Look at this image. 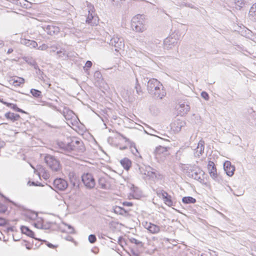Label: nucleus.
Returning a JSON list of instances; mask_svg holds the SVG:
<instances>
[{
    "label": "nucleus",
    "instance_id": "f257e3e1",
    "mask_svg": "<svg viewBox=\"0 0 256 256\" xmlns=\"http://www.w3.org/2000/svg\"><path fill=\"white\" fill-rule=\"evenodd\" d=\"M142 82L145 85L146 84L148 92L154 98L162 99L166 96V92L163 89L162 84L156 79L144 77Z\"/></svg>",
    "mask_w": 256,
    "mask_h": 256
},
{
    "label": "nucleus",
    "instance_id": "f03ea898",
    "mask_svg": "<svg viewBox=\"0 0 256 256\" xmlns=\"http://www.w3.org/2000/svg\"><path fill=\"white\" fill-rule=\"evenodd\" d=\"M61 152H70L72 151L82 153L85 150V147L81 140L76 138H68V142H58L56 144Z\"/></svg>",
    "mask_w": 256,
    "mask_h": 256
},
{
    "label": "nucleus",
    "instance_id": "7ed1b4c3",
    "mask_svg": "<svg viewBox=\"0 0 256 256\" xmlns=\"http://www.w3.org/2000/svg\"><path fill=\"white\" fill-rule=\"evenodd\" d=\"M187 176L198 180L202 184H206L204 172L200 168L196 166H190L185 169Z\"/></svg>",
    "mask_w": 256,
    "mask_h": 256
},
{
    "label": "nucleus",
    "instance_id": "20e7f679",
    "mask_svg": "<svg viewBox=\"0 0 256 256\" xmlns=\"http://www.w3.org/2000/svg\"><path fill=\"white\" fill-rule=\"evenodd\" d=\"M144 22V16L142 15L138 14L133 17L131 24L133 30L138 32H143L146 29Z\"/></svg>",
    "mask_w": 256,
    "mask_h": 256
},
{
    "label": "nucleus",
    "instance_id": "39448f33",
    "mask_svg": "<svg viewBox=\"0 0 256 256\" xmlns=\"http://www.w3.org/2000/svg\"><path fill=\"white\" fill-rule=\"evenodd\" d=\"M128 240L130 242L134 244L131 248L132 254L134 256H139V252L143 250L144 244L134 238Z\"/></svg>",
    "mask_w": 256,
    "mask_h": 256
},
{
    "label": "nucleus",
    "instance_id": "423d86ee",
    "mask_svg": "<svg viewBox=\"0 0 256 256\" xmlns=\"http://www.w3.org/2000/svg\"><path fill=\"white\" fill-rule=\"evenodd\" d=\"M44 161L52 170L58 172L60 170V162L54 156L48 154L45 156Z\"/></svg>",
    "mask_w": 256,
    "mask_h": 256
},
{
    "label": "nucleus",
    "instance_id": "0eeeda50",
    "mask_svg": "<svg viewBox=\"0 0 256 256\" xmlns=\"http://www.w3.org/2000/svg\"><path fill=\"white\" fill-rule=\"evenodd\" d=\"M53 186H50L54 191L58 192L60 191H64L68 186V183L66 180L62 178H56L52 182Z\"/></svg>",
    "mask_w": 256,
    "mask_h": 256
},
{
    "label": "nucleus",
    "instance_id": "6e6552de",
    "mask_svg": "<svg viewBox=\"0 0 256 256\" xmlns=\"http://www.w3.org/2000/svg\"><path fill=\"white\" fill-rule=\"evenodd\" d=\"M82 180L87 188L92 189L95 186V179L90 173L84 174L82 176Z\"/></svg>",
    "mask_w": 256,
    "mask_h": 256
},
{
    "label": "nucleus",
    "instance_id": "1a4fd4ad",
    "mask_svg": "<svg viewBox=\"0 0 256 256\" xmlns=\"http://www.w3.org/2000/svg\"><path fill=\"white\" fill-rule=\"evenodd\" d=\"M208 172L211 178H213L215 181L221 183L222 180V178L218 174L216 167L213 162L210 160L208 162Z\"/></svg>",
    "mask_w": 256,
    "mask_h": 256
},
{
    "label": "nucleus",
    "instance_id": "9d476101",
    "mask_svg": "<svg viewBox=\"0 0 256 256\" xmlns=\"http://www.w3.org/2000/svg\"><path fill=\"white\" fill-rule=\"evenodd\" d=\"M109 44L115 48V50L116 52H118L119 50L122 49L124 46L123 38L118 36L112 38L110 40Z\"/></svg>",
    "mask_w": 256,
    "mask_h": 256
},
{
    "label": "nucleus",
    "instance_id": "9b49d317",
    "mask_svg": "<svg viewBox=\"0 0 256 256\" xmlns=\"http://www.w3.org/2000/svg\"><path fill=\"white\" fill-rule=\"evenodd\" d=\"M42 28L50 36L57 34L60 31V28L54 24L44 25L42 26Z\"/></svg>",
    "mask_w": 256,
    "mask_h": 256
},
{
    "label": "nucleus",
    "instance_id": "f8f14e48",
    "mask_svg": "<svg viewBox=\"0 0 256 256\" xmlns=\"http://www.w3.org/2000/svg\"><path fill=\"white\" fill-rule=\"evenodd\" d=\"M178 43V39L175 37L170 36L166 38L164 41V49L170 50L174 46Z\"/></svg>",
    "mask_w": 256,
    "mask_h": 256
},
{
    "label": "nucleus",
    "instance_id": "ddd939ff",
    "mask_svg": "<svg viewBox=\"0 0 256 256\" xmlns=\"http://www.w3.org/2000/svg\"><path fill=\"white\" fill-rule=\"evenodd\" d=\"M224 169L228 176H232L234 175L235 167L230 161L226 160L224 163Z\"/></svg>",
    "mask_w": 256,
    "mask_h": 256
},
{
    "label": "nucleus",
    "instance_id": "4468645a",
    "mask_svg": "<svg viewBox=\"0 0 256 256\" xmlns=\"http://www.w3.org/2000/svg\"><path fill=\"white\" fill-rule=\"evenodd\" d=\"M168 149H170V148L168 147L162 146H159L156 147L154 151V154L156 156V158H158V157L160 154H163L164 156L168 155Z\"/></svg>",
    "mask_w": 256,
    "mask_h": 256
},
{
    "label": "nucleus",
    "instance_id": "2eb2a0df",
    "mask_svg": "<svg viewBox=\"0 0 256 256\" xmlns=\"http://www.w3.org/2000/svg\"><path fill=\"white\" fill-rule=\"evenodd\" d=\"M144 226L152 234H157L160 230L159 226L151 222H146Z\"/></svg>",
    "mask_w": 256,
    "mask_h": 256
},
{
    "label": "nucleus",
    "instance_id": "dca6fc26",
    "mask_svg": "<svg viewBox=\"0 0 256 256\" xmlns=\"http://www.w3.org/2000/svg\"><path fill=\"white\" fill-rule=\"evenodd\" d=\"M190 106L187 102H184L180 104L178 110L180 114L182 116H184L187 114L190 110Z\"/></svg>",
    "mask_w": 256,
    "mask_h": 256
},
{
    "label": "nucleus",
    "instance_id": "f3484780",
    "mask_svg": "<svg viewBox=\"0 0 256 256\" xmlns=\"http://www.w3.org/2000/svg\"><path fill=\"white\" fill-rule=\"evenodd\" d=\"M20 230L22 234H25L30 238H35L36 240L38 239L34 238V232L30 230L28 227L22 226L20 227Z\"/></svg>",
    "mask_w": 256,
    "mask_h": 256
},
{
    "label": "nucleus",
    "instance_id": "a211bd4d",
    "mask_svg": "<svg viewBox=\"0 0 256 256\" xmlns=\"http://www.w3.org/2000/svg\"><path fill=\"white\" fill-rule=\"evenodd\" d=\"M4 116L7 120H10L12 122L18 120L20 118V116L18 114L11 112H10L6 113Z\"/></svg>",
    "mask_w": 256,
    "mask_h": 256
},
{
    "label": "nucleus",
    "instance_id": "6ab92c4d",
    "mask_svg": "<svg viewBox=\"0 0 256 256\" xmlns=\"http://www.w3.org/2000/svg\"><path fill=\"white\" fill-rule=\"evenodd\" d=\"M21 44L30 48H35L38 46V44L36 41L27 39L22 40Z\"/></svg>",
    "mask_w": 256,
    "mask_h": 256
},
{
    "label": "nucleus",
    "instance_id": "aec40b11",
    "mask_svg": "<svg viewBox=\"0 0 256 256\" xmlns=\"http://www.w3.org/2000/svg\"><path fill=\"white\" fill-rule=\"evenodd\" d=\"M98 17L95 16V14H88L86 19V22L92 26L96 25Z\"/></svg>",
    "mask_w": 256,
    "mask_h": 256
},
{
    "label": "nucleus",
    "instance_id": "412c9836",
    "mask_svg": "<svg viewBox=\"0 0 256 256\" xmlns=\"http://www.w3.org/2000/svg\"><path fill=\"white\" fill-rule=\"evenodd\" d=\"M120 163L124 168L126 170H129L132 166L131 160L127 158H125L121 160Z\"/></svg>",
    "mask_w": 256,
    "mask_h": 256
},
{
    "label": "nucleus",
    "instance_id": "4be33fe9",
    "mask_svg": "<svg viewBox=\"0 0 256 256\" xmlns=\"http://www.w3.org/2000/svg\"><path fill=\"white\" fill-rule=\"evenodd\" d=\"M23 60L29 65L34 66V69L38 68V65L35 60L31 56H24Z\"/></svg>",
    "mask_w": 256,
    "mask_h": 256
},
{
    "label": "nucleus",
    "instance_id": "5701e85b",
    "mask_svg": "<svg viewBox=\"0 0 256 256\" xmlns=\"http://www.w3.org/2000/svg\"><path fill=\"white\" fill-rule=\"evenodd\" d=\"M74 114L72 110L67 108H64L63 110V115L66 120H70L72 119Z\"/></svg>",
    "mask_w": 256,
    "mask_h": 256
},
{
    "label": "nucleus",
    "instance_id": "b1692460",
    "mask_svg": "<svg viewBox=\"0 0 256 256\" xmlns=\"http://www.w3.org/2000/svg\"><path fill=\"white\" fill-rule=\"evenodd\" d=\"M114 212L116 214H119L122 216H125L128 214V211L124 208L119 206H115L114 208Z\"/></svg>",
    "mask_w": 256,
    "mask_h": 256
},
{
    "label": "nucleus",
    "instance_id": "393cba45",
    "mask_svg": "<svg viewBox=\"0 0 256 256\" xmlns=\"http://www.w3.org/2000/svg\"><path fill=\"white\" fill-rule=\"evenodd\" d=\"M249 16L252 20L256 21V4H253L249 11Z\"/></svg>",
    "mask_w": 256,
    "mask_h": 256
},
{
    "label": "nucleus",
    "instance_id": "a878e982",
    "mask_svg": "<svg viewBox=\"0 0 256 256\" xmlns=\"http://www.w3.org/2000/svg\"><path fill=\"white\" fill-rule=\"evenodd\" d=\"M10 81L12 82L13 84L15 86H20L21 84L24 82V79L22 78L14 77L12 78Z\"/></svg>",
    "mask_w": 256,
    "mask_h": 256
},
{
    "label": "nucleus",
    "instance_id": "bb28decb",
    "mask_svg": "<svg viewBox=\"0 0 256 256\" xmlns=\"http://www.w3.org/2000/svg\"><path fill=\"white\" fill-rule=\"evenodd\" d=\"M182 202L185 204H194L196 200L192 196H184L182 198Z\"/></svg>",
    "mask_w": 256,
    "mask_h": 256
},
{
    "label": "nucleus",
    "instance_id": "cd10ccee",
    "mask_svg": "<svg viewBox=\"0 0 256 256\" xmlns=\"http://www.w3.org/2000/svg\"><path fill=\"white\" fill-rule=\"evenodd\" d=\"M26 216L32 220H35L38 218V214L36 212L33 211H28L26 214Z\"/></svg>",
    "mask_w": 256,
    "mask_h": 256
},
{
    "label": "nucleus",
    "instance_id": "c85d7f7f",
    "mask_svg": "<svg viewBox=\"0 0 256 256\" xmlns=\"http://www.w3.org/2000/svg\"><path fill=\"white\" fill-rule=\"evenodd\" d=\"M204 142L202 140H200L196 148V152L202 154L204 152Z\"/></svg>",
    "mask_w": 256,
    "mask_h": 256
},
{
    "label": "nucleus",
    "instance_id": "c756f323",
    "mask_svg": "<svg viewBox=\"0 0 256 256\" xmlns=\"http://www.w3.org/2000/svg\"><path fill=\"white\" fill-rule=\"evenodd\" d=\"M30 92L35 98H41L42 97L41 91L32 88L30 90Z\"/></svg>",
    "mask_w": 256,
    "mask_h": 256
},
{
    "label": "nucleus",
    "instance_id": "7c9ffc66",
    "mask_svg": "<svg viewBox=\"0 0 256 256\" xmlns=\"http://www.w3.org/2000/svg\"><path fill=\"white\" fill-rule=\"evenodd\" d=\"M39 170V174H42V177L44 179L47 180L50 178V174L49 172L46 170L44 168H42Z\"/></svg>",
    "mask_w": 256,
    "mask_h": 256
},
{
    "label": "nucleus",
    "instance_id": "2f4dec72",
    "mask_svg": "<svg viewBox=\"0 0 256 256\" xmlns=\"http://www.w3.org/2000/svg\"><path fill=\"white\" fill-rule=\"evenodd\" d=\"M164 202L168 206H173V202L172 200V196L168 194V196L165 198H162Z\"/></svg>",
    "mask_w": 256,
    "mask_h": 256
},
{
    "label": "nucleus",
    "instance_id": "473e14b6",
    "mask_svg": "<svg viewBox=\"0 0 256 256\" xmlns=\"http://www.w3.org/2000/svg\"><path fill=\"white\" fill-rule=\"evenodd\" d=\"M234 1L236 5V8L237 10H240V8L244 5V0H234Z\"/></svg>",
    "mask_w": 256,
    "mask_h": 256
},
{
    "label": "nucleus",
    "instance_id": "72a5a7b5",
    "mask_svg": "<svg viewBox=\"0 0 256 256\" xmlns=\"http://www.w3.org/2000/svg\"><path fill=\"white\" fill-rule=\"evenodd\" d=\"M136 86H135L134 88L136 90V92L138 95H142V91L141 89V86H140V84L138 83V78H136Z\"/></svg>",
    "mask_w": 256,
    "mask_h": 256
},
{
    "label": "nucleus",
    "instance_id": "f704fd0d",
    "mask_svg": "<svg viewBox=\"0 0 256 256\" xmlns=\"http://www.w3.org/2000/svg\"><path fill=\"white\" fill-rule=\"evenodd\" d=\"M36 219H38L37 222L34 224V226L38 228L42 229L43 220L39 218Z\"/></svg>",
    "mask_w": 256,
    "mask_h": 256
},
{
    "label": "nucleus",
    "instance_id": "c9c22d12",
    "mask_svg": "<svg viewBox=\"0 0 256 256\" xmlns=\"http://www.w3.org/2000/svg\"><path fill=\"white\" fill-rule=\"evenodd\" d=\"M98 184L100 186V188L102 189H107L108 186L106 184V180L104 178H100L98 180Z\"/></svg>",
    "mask_w": 256,
    "mask_h": 256
},
{
    "label": "nucleus",
    "instance_id": "e433bc0d",
    "mask_svg": "<svg viewBox=\"0 0 256 256\" xmlns=\"http://www.w3.org/2000/svg\"><path fill=\"white\" fill-rule=\"evenodd\" d=\"M86 4L88 8V14H95V9L94 5L88 2Z\"/></svg>",
    "mask_w": 256,
    "mask_h": 256
},
{
    "label": "nucleus",
    "instance_id": "4c0bfd02",
    "mask_svg": "<svg viewBox=\"0 0 256 256\" xmlns=\"http://www.w3.org/2000/svg\"><path fill=\"white\" fill-rule=\"evenodd\" d=\"M56 54L59 58H66L68 56L66 54V52L64 49H62L56 52Z\"/></svg>",
    "mask_w": 256,
    "mask_h": 256
},
{
    "label": "nucleus",
    "instance_id": "58836bf2",
    "mask_svg": "<svg viewBox=\"0 0 256 256\" xmlns=\"http://www.w3.org/2000/svg\"><path fill=\"white\" fill-rule=\"evenodd\" d=\"M156 194L160 198H165L168 196V192L162 190H157Z\"/></svg>",
    "mask_w": 256,
    "mask_h": 256
},
{
    "label": "nucleus",
    "instance_id": "ea45409f",
    "mask_svg": "<svg viewBox=\"0 0 256 256\" xmlns=\"http://www.w3.org/2000/svg\"><path fill=\"white\" fill-rule=\"evenodd\" d=\"M176 5L179 6H186V7L190 8H194V9L196 8V7L192 4H189V3H186L184 2H182L181 4H179L178 2Z\"/></svg>",
    "mask_w": 256,
    "mask_h": 256
},
{
    "label": "nucleus",
    "instance_id": "a19ab883",
    "mask_svg": "<svg viewBox=\"0 0 256 256\" xmlns=\"http://www.w3.org/2000/svg\"><path fill=\"white\" fill-rule=\"evenodd\" d=\"M144 174H147L149 177L152 178H158V174L156 172L154 171H148V174H146V172L144 173Z\"/></svg>",
    "mask_w": 256,
    "mask_h": 256
},
{
    "label": "nucleus",
    "instance_id": "79ce46f5",
    "mask_svg": "<svg viewBox=\"0 0 256 256\" xmlns=\"http://www.w3.org/2000/svg\"><path fill=\"white\" fill-rule=\"evenodd\" d=\"M28 185L30 186H43L44 185L38 182H32L30 180H29L28 182Z\"/></svg>",
    "mask_w": 256,
    "mask_h": 256
},
{
    "label": "nucleus",
    "instance_id": "37998d69",
    "mask_svg": "<svg viewBox=\"0 0 256 256\" xmlns=\"http://www.w3.org/2000/svg\"><path fill=\"white\" fill-rule=\"evenodd\" d=\"M52 223L51 222H46V223H44L43 222L42 229H44V230L50 229L52 226Z\"/></svg>",
    "mask_w": 256,
    "mask_h": 256
},
{
    "label": "nucleus",
    "instance_id": "c03bdc74",
    "mask_svg": "<svg viewBox=\"0 0 256 256\" xmlns=\"http://www.w3.org/2000/svg\"><path fill=\"white\" fill-rule=\"evenodd\" d=\"M38 240L39 241H42L43 242H44L46 245L50 248H55L56 247V246L54 245L53 244L49 242H48L46 240H42L40 238H38Z\"/></svg>",
    "mask_w": 256,
    "mask_h": 256
},
{
    "label": "nucleus",
    "instance_id": "a18cd8bd",
    "mask_svg": "<svg viewBox=\"0 0 256 256\" xmlns=\"http://www.w3.org/2000/svg\"><path fill=\"white\" fill-rule=\"evenodd\" d=\"M88 241L91 244H94L96 240V238L94 234H91L88 236Z\"/></svg>",
    "mask_w": 256,
    "mask_h": 256
},
{
    "label": "nucleus",
    "instance_id": "49530a36",
    "mask_svg": "<svg viewBox=\"0 0 256 256\" xmlns=\"http://www.w3.org/2000/svg\"><path fill=\"white\" fill-rule=\"evenodd\" d=\"M92 63L90 60L86 61L84 68L86 71L88 70L92 66Z\"/></svg>",
    "mask_w": 256,
    "mask_h": 256
},
{
    "label": "nucleus",
    "instance_id": "de8ad7c7",
    "mask_svg": "<svg viewBox=\"0 0 256 256\" xmlns=\"http://www.w3.org/2000/svg\"><path fill=\"white\" fill-rule=\"evenodd\" d=\"M201 96L206 100H208L210 98L208 94L205 91H203L201 92Z\"/></svg>",
    "mask_w": 256,
    "mask_h": 256
},
{
    "label": "nucleus",
    "instance_id": "09e8293b",
    "mask_svg": "<svg viewBox=\"0 0 256 256\" xmlns=\"http://www.w3.org/2000/svg\"><path fill=\"white\" fill-rule=\"evenodd\" d=\"M7 210V207L0 202V213H4Z\"/></svg>",
    "mask_w": 256,
    "mask_h": 256
},
{
    "label": "nucleus",
    "instance_id": "8fccbe9b",
    "mask_svg": "<svg viewBox=\"0 0 256 256\" xmlns=\"http://www.w3.org/2000/svg\"><path fill=\"white\" fill-rule=\"evenodd\" d=\"M8 221L3 218L0 217V226H4L8 224Z\"/></svg>",
    "mask_w": 256,
    "mask_h": 256
},
{
    "label": "nucleus",
    "instance_id": "3c124183",
    "mask_svg": "<svg viewBox=\"0 0 256 256\" xmlns=\"http://www.w3.org/2000/svg\"><path fill=\"white\" fill-rule=\"evenodd\" d=\"M36 72V74L38 75V76H40V78H43L42 77V75L44 74V72L42 71V70L39 68V66H38V68H36V69H35Z\"/></svg>",
    "mask_w": 256,
    "mask_h": 256
},
{
    "label": "nucleus",
    "instance_id": "603ef678",
    "mask_svg": "<svg viewBox=\"0 0 256 256\" xmlns=\"http://www.w3.org/2000/svg\"><path fill=\"white\" fill-rule=\"evenodd\" d=\"M64 224L68 226V230H69V233L74 234V229L72 226L67 224Z\"/></svg>",
    "mask_w": 256,
    "mask_h": 256
},
{
    "label": "nucleus",
    "instance_id": "864d4df0",
    "mask_svg": "<svg viewBox=\"0 0 256 256\" xmlns=\"http://www.w3.org/2000/svg\"><path fill=\"white\" fill-rule=\"evenodd\" d=\"M48 48V45L44 44H42L41 46H40L38 48V49L40 50H46Z\"/></svg>",
    "mask_w": 256,
    "mask_h": 256
},
{
    "label": "nucleus",
    "instance_id": "5fc2aeb1",
    "mask_svg": "<svg viewBox=\"0 0 256 256\" xmlns=\"http://www.w3.org/2000/svg\"><path fill=\"white\" fill-rule=\"evenodd\" d=\"M122 205L125 206H133V203L130 202H122Z\"/></svg>",
    "mask_w": 256,
    "mask_h": 256
},
{
    "label": "nucleus",
    "instance_id": "6e6d98bb",
    "mask_svg": "<svg viewBox=\"0 0 256 256\" xmlns=\"http://www.w3.org/2000/svg\"><path fill=\"white\" fill-rule=\"evenodd\" d=\"M116 132L120 136H121L124 140L126 142H130V140L128 138H126L124 134L118 132Z\"/></svg>",
    "mask_w": 256,
    "mask_h": 256
},
{
    "label": "nucleus",
    "instance_id": "4d7b16f0",
    "mask_svg": "<svg viewBox=\"0 0 256 256\" xmlns=\"http://www.w3.org/2000/svg\"><path fill=\"white\" fill-rule=\"evenodd\" d=\"M94 77L98 78H100L101 77H102V74H100V72L98 71H96L95 72H94Z\"/></svg>",
    "mask_w": 256,
    "mask_h": 256
},
{
    "label": "nucleus",
    "instance_id": "13d9d810",
    "mask_svg": "<svg viewBox=\"0 0 256 256\" xmlns=\"http://www.w3.org/2000/svg\"><path fill=\"white\" fill-rule=\"evenodd\" d=\"M130 148H134V149H135V150L136 152H138V150H137V148H136V145H135V144L133 142H130Z\"/></svg>",
    "mask_w": 256,
    "mask_h": 256
},
{
    "label": "nucleus",
    "instance_id": "bf43d9fd",
    "mask_svg": "<svg viewBox=\"0 0 256 256\" xmlns=\"http://www.w3.org/2000/svg\"><path fill=\"white\" fill-rule=\"evenodd\" d=\"M13 110L16 112H17V110L19 108L16 104H13L12 108Z\"/></svg>",
    "mask_w": 256,
    "mask_h": 256
},
{
    "label": "nucleus",
    "instance_id": "052dcab7",
    "mask_svg": "<svg viewBox=\"0 0 256 256\" xmlns=\"http://www.w3.org/2000/svg\"><path fill=\"white\" fill-rule=\"evenodd\" d=\"M48 106H49L50 107L52 108V109L54 110H57V108L56 106H53L52 104H50V103H48L46 104Z\"/></svg>",
    "mask_w": 256,
    "mask_h": 256
},
{
    "label": "nucleus",
    "instance_id": "680f3d73",
    "mask_svg": "<svg viewBox=\"0 0 256 256\" xmlns=\"http://www.w3.org/2000/svg\"><path fill=\"white\" fill-rule=\"evenodd\" d=\"M12 104H12V103H10V102H6V104H5V105H6V106H8V107H9V108H12Z\"/></svg>",
    "mask_w": 256,
    "mask_h": 256
},
{
    "label": "nucleus",
    "instance_id": "e2e57ef3",
    "mask_svg": "<svg viewBox=\"0 0 256 256\" xmlns=\"http://www.w3.org/2000/svg\"><path fill=\"white\" fill-rule=\"evenodd\" d=\"M5 145V143L4 141L0 140V149L3 148Z\"/></svg>",
    "mask_w": 256,
    "mask_h": 256
},
{
    "label": "nucleus",
    "instance_id": "0e129e2a",
    "mask_svg": "<svg viewBox=\"0 0 256 256\" xmlns=\"http://www.w3.org/2000/svg\"><path fill=\"white\" fill-rule=\"evenodd\" d=\"M66 239L67 240H68V241H72V240H73V238L72 236H68Z\"/></svg>",
    "mask_w": 256,
    "mask_h": 256
},
{
    "label": "nucleus",
    "instance_id": "69168bd1",
    "mask_svg": "<svg viewBox=\"0 0 256 256\" xmlns=\"http://www.w3.org/2000/svg\"><path fill=\"white\" fill-rule=\"evenodd\" d=\"M7 230L8 232H9V231L12 232V231H14V228L12 226L8 227L7 228Z\"/></svg>",
    "mask_w": 256,
    "mask_h": 256
},
{
    "label": "nucleus",
    "instance_id": "338daca9",
    "mask_svg": "<svg viewBox=\"0 0 256 256\" xmlns=\"http://www.w3.org/2000/svg\"><path fill=\"white\" fill-rule=\"evenodd\" d=\"M14 50L12 48H9L7 52V54H11L13 52Z\"/></svg>",
    "mask_w": 256,
    "mask_h": 256
},
{
    "label": "nucleus",
    "instance_id": "774afa93",
    "mask_svg": "<svg viewBox=\"0 0 256 256\" xmlns=\"http://www.w3.org/2000/svg\"><path fill=\"white\" fill-rule=\"evenodd\" d=\"M17 112L21 113H26V112L24 110L20 108L17 110Z\"/></svg>",
    "mask_w": 256,
    "mask_h": 256
}]
</instances>
